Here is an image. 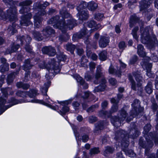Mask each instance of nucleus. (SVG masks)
I'll return each instance as SVG.
<instances>
[{"label": "nucleus", "instance_id": "obj_35", "mask_svg": "<svg viewBox=\"0 0 158 158\" xmlns=\"http://www.w3.org/2000/svg\"><path fill=\"white\" fill-rule=\"evenodd\" d=\"M32 34L34 38L38 41H41L43 39V36L41 35V34L39 32L34 31L32 32Z\"/></svg>", "mask_w": 158, "mask_h": 158}, {"label": "nucleus", "instance_id": "obj_47", "mask_svg": "<svg viewBox=\"0 0 158 158\" xmlns=\"http://www.w3.org/2000/svg\"><path fill=\"white\" fill-rule=\"evenodd\" d=\"M67 30V29H66ZM66 32H65L63 33H65ZM63 33V32H62ZM69 38V36L68 34L67 33L64 34L62 35H60L59 36V39L62 41H66Z\"/></svg>", "mask_w": 158, "mask_h": 158}, {"label": "nucleus", "instance_id": "obj_17", "mask_svg": "<svg viewBox=\"0 0 158 158\" xmlns=\"http://www.w3.org/2000/svg\"><path fill=\"white\" fill-rule=\"evenodd\" d=\"M137 53L141 57H144V61H149L150 58L146 56V52L144 51L143 46L141 44H138L137 47Z\"/></svg>", "mask_w": 158, "mask_h": 158}, {"label": "nucleus", "instance_id": "obj_39", "mask_svg": "<svg viewBox=\"0 0 158 158\" xmlns=\"http://www.w3.org/2000/svg\"><path fill=\"white\" fill-rule=\"evenodd\" d=\"M66 50L70 51L72 54L73 53V52L76 48V46L74 45L71 44H68L66 46Z\"/></svg>", "mask_w": 158, "mask_h": 158}, {"label": "nucleus", "instance_id": "obj_21", "mask_svg": "<svg viewBox=\"0 0 158 158\" xmlns=\"http://www.w3.org/2000/svg\"><path fill=\"white\" fill-rule=\"evenodd\" d=\"M109 42L110 40L108 37H101L99 42V46L101 48H104L108 45Z\"/></svg>", "mask_w": 158, "mask_h": 158}, {"label": "nucleus", "instance_id": "obj_33", "mask_svg": "<svg viewBox=\"0 0 158 158\" xmlns=\"http://www.w3.org/2000/svg\"><path fill=\"white\" fill-rule=\"evenodd\" d=\"M88 5L87 2L84 1H81L77 8V10L78 12H80L82 10L85 9L87 7H88Z\"/></svg>", "mask_w": 158, "mask_h": 158}, {"label": "nucleus", "instance_id": "obj_10", "mask_svg": "<svg viewBox=\"0 0 158 158\" xmlns=\"http://www.w3.org/2000/svg\"><path fill=\"white\" fill-rule=\"evenodd\" d=\"M17 11L15 6H10L6 10V19H9L10 21H15L17 19Z\"/></svg>", "mask_w": 158, "mask_h": 158}, {"label": "nucleus", "instance_id": "obj_24", "mask_svg": "<svg viewBox=\"0 0 158 158\" xmlns=\"http://www.w3.org/2000/svg\"><path fill=\"white\" fill-rule=\"evenodd\" d=\"M79 19L81 20L87 19L89 17L88 11L86 10H83L79 12Z\"/></svg>", "mask_w": 158, "mask_h": 158}, {"label": "nucleus", "instance_id": "obj_32", "mask_svg": "<svg viewBox=\"0 0 158 158\" xmlns=\"http://www.w3.org/2000/svg\"><path fill=\"white\" fill-rule=\"evenodd\" d=\"M20 47L19 45H14L11 47V49H7L6 50V54H10L16 51Z\"/></svg>", "mask_w": 158, "mask_h": 158}, {"label": "nucleus", "instance_id": "obj_57", "mask_svg": "<svg viewBox=\"0 0 158 158\" xmlns=\"http://www.w3.org/2000/svg\"><path fill=\"white\" fill-rule=\"evenodd\" d=\"M151 108L154 112L156 111L158 109V105L155 100L152 102Z\"/></svg>", "mask_w": 158, "mask_h": 158}, {"label": "nucleus", "instance_id": "obj_60", "mask_svg": "<svg viewBox=\"0 0 158 158\" xmlns=\"http://www.w3.org/2000/svg\"><path fill=\"white\" fill-rule=\"evenodd\" d=\"M88 118L89 121L90 123H93L95 122L98 120L97 118L96 117L93 115L89 116Z\"/></svg>", "mask_w": 158, "mask_h": 158}, {"label": "nucleus", "instance_id": "obj_41", "mask_svg": "<svg viewBox=\"0 0 158 158\" xmlns=\"http://www.w3.org/2000/svg\"><path fill=\"white\" fill-rule=\"evenodd\" d=\"M112 114V113L110 112V110L109 111H101L99 113V116L100 117H109Z\"/></svg>", "mask_w": 158, "mask_h": 158}, {"label": "nucleus", "instance_id": "obj_29", "mask_svg": "<svg viewBox=\"0 0 158 158\" xmlns=\"http://www.w3.org/2000/svg\"><path fill=\"white\" fill-rule=\"evenodd\" d=\"M132 74L138 83L141 82V81H142L143 77L141 75V74L138 71L135 72H133Z\"/></svg>", "mask_w": 158, "mask_h": 158}, {"label": "nucleus", "instance_id": "obj_34", "mask_svg": "<svg viewBox=\"0 0 158 158\" xmlns=\"http://www.w3.org/2000/svg\"><path fill=\"white\" fill-rule=\"evenodd\" d=\"M97 4L94 2H91L88 5V9L91 11H94L98 8Z\"/></svg>", "mask_w": 158, "mask_h": 158}, {"label": "nucleus", "instance_id": "obj_30", "mask_svg": "<svg viewBox=\"0 0 158 158\" xmlns=\"http://www.w3.org/2000/svg\"><path fill=\"white\" fill-rule=\"evenodd\" d=\"M114 151V148L110 146H107L105 147L103 154L105 156H107L109 154L113 153Z\"/></svg>", "mask_w": 158, "mask_h": 158}, {"label": "nucleus", "instance_id": "obj_58", "mask_svg": "<svg viewBox=\"0 0 158 158\" xmlns=\"http://www.w3.org/2000/svg\"><path fill=\"white\" fill-rule=\"evenodd\" d=\"M118 109V105L113 104L110 110V112L112 114L113 113L117 112Z\"/></svg>", "mask_w": 158, "mask_h": 158}, {"label": "nucleus", "instance_id": "obj_6", "mask_svg": "<svg viewBox=\"0 0 158 158\" xmlns=\"http://www.w3.org/2000/svg\"><path fill=\"white\" fill-rule=\"evenodd\" d=\"M59 63L56 62L54 58H52L49 61V64L50 65V68L47 69L48 71V73H47L45 75V77L48 81L47 83L44 84H46V86L48 85V81H49L51 78H52L54 76L59 73L60 71V69L58 66Z\"/></svg>", "mask_w": 158, "mask_h": 158}, {"label": "nucleus", "instance_id": "obj_7", "mask_svg": "<svg viewBox=\"0 0 158 158\" xmlns=\"http://www.w3.org/2000/svg\"><path fill=\"white\" fill-rule=\"evenodd\" d=\"M145 138H146V135H145ZM147 143L144 141L143 137L140 138L139 141V146L142 148L145 149V152L146 156H148V158H158V149L157 150L156 153V156L155 157V155L153 153L148 155V152H149L153 145V142L150 139L146 138Z\"/></svg>", "mask_w": 158, "mask_h": 158}, {"label": "nucleus", "instance_id": "obj_26", "mask_svg": "<svg viewBox=\"0 0 158 158\" xmlns=\"http://www.w3.org/2000/svg\"><path fill=\"white\" fill-rule=\"evenodd\" d=\"M139 18L135 14L131 15L130 19V27L132 28L133 27L134 24L138 22Z\"/></svg>", "mask_w": 158, "mask_h": 158}, {"label": "nucleus", "instance_id": "obj_22", "mask_svg": "<svg viewBox=\"0 0 158 158\" xmlns=\"http://www.w3.org/2000/svg\"><path fill=\"white\" fill-rule=\"evenodd\" d=\"M31 59H28L25 60L24 64L22 66V69L25 71L31 69L33 66V65L31 63Z\"/></svg>", "mask_w": 158, "mask_h": 158}, {"label": "nucleus", "instance_id": "obj_49", "mask_svg": "<svg viewBox=\"0 0 158 158\" xmlns=\"http://www.w3.org/2000/svg\"><path fill=\"white\" fill-rule=\"evenodd\" d=\"M118 47L119 51L122 52L127 47V45L125 42L122 41L119 43Z\"/></svg>", "mask_w": 158, "mask_h": 158}, {"label": "nucleus", "instance_id": "obj_19", "mask_svg": "<svg viewBox=\"0 0 158 158\" xmlns=\"http://www.w3.org/2000/svg\"><path fill=\"white\" fill-rule=\"evenodd\" d=\"M88 30L86 27H84L80 32L79 34H75L73 36V40L74 41H76L78 39H80L87 35L88 34Z\"/></svg>", "mask_w": 158, "mask_h": 158}, {"label": "nucleus", "instance_id": "obj_9", "mask_svg": "<svg viewBox=\"0 0 158 158\" xmlns=\"http://www.w3.org/2000/svg\"><path fill=\"white\" fill-rule=\"evenodd\" d=\"M128 78L131 82V89L134 91H137V93L140 96L142 95L143 91L142 83L141 82L137 83L136 85L135 82L131 74H128Z\"/></svg>", "mask_w": 158, "mask_h": 158}, {"label": "nucleus", "instance_id": "obj_25", "mask_svg": "<svg viewBox=\"0 0 158 158\" xmlns=\"http://www.w3.org/2000/svg\"><path fill=\"white\" fill-rule=\"evenodd\" d=\"M17 39L18 40H19L21 44H23L24 39L27 44H29L31 40V38L27 35H26L25 36H19L17 37Z\"/></svg>", "mask_w": 158, "mask_h": 158}, {"label": "nucleus", "instance_id": "obj_50", "mask_svg": "<svg viewBox=\"0 0 158 158\" xmlns=\"http://www.w3.org/2000/svg\"><path fill=\"white\" fill-rule=\"evenodd\" d=\"M89 151V154L91 156L98 154L100 152L98 148H91L90 149Z\"/></svg>", "mask_w": 158, "mask_h": 158}, {"label": "nucleus", "instance_id": "obj_59", "mask_svg": "<svg viewBox=\"0 0 158 158\" xmlns=\"http://www.w3.org/2000/svg\"><path fill=\"white\" fill-rule=\"evenodd\" d=\"M138 57L134 55L130 59L129 61L130 64H134L137 61Z\"/></svg>", "mask_w": 158, "mask_h": 158}, {"label": "nucleus", "instance_id": "obj_8", "mask_svg": "<svg viewBox=\"0 0 158 158\" xmlns=\"http://www.w3.org/2000/svg\"><path fill=\"white\" fill-rule=\"evenodd\" d=\"M127 113L123 108L118 111V117L114 116L111 118V121L114 126L116 127L121 125V122L123 121L127 117Z\"/></svg>", "mask_w": 158, "mask_h": 158}, {"label": "nucleus", "instance_id": "obj_63", "mask_svg": "<svg viewBox=\"0 0 158 158\" xmlns=\"http://www.w3.org/2000/svg\"><path fill=\"white\" fill-rule=\"evenodd\" d=\"M151 125L150 124H147L144 127L145 134H147L151 129Z\"/></svg>", "mask_w": 158, "mask_h": 158}, {"label": "nucleus", "instance_id": "obj_18", "mask_svg": "<svg viewBox=\"0 0 158 158\" xmlns=\"http://www.w3.org/2000/svg\"><path fill=\"white\" fill-rule=\"evenodd\" d=\"M149 61H143L141 63V64L144 69L147 70V75L149 77H152V73L151 72L152 65L151 63L148 62Z\"/></svg>", "mask_w": 158, "mask_h": 158}, {"label": "nucleus", "instance_id": "obj_44", "mask_svg": "<svg viewBox=\"0 0 158 158\" xmlns=\"http://www.w3.org/2000/svg\"><path fill=\"white\" fill-rule=\"evenodd\" d=\"M60 14L63 18H68L70 16V15L66 10L65 8H64L60 11Z\"/></svg>", "mask_w": 158, "mask_h": 158}, {"label": "nucleus", "instance_id": "obj_40", "mask_svg": "<svg viewBox=\"0 0 158 158\" xmlns=\"http://www.w3.org/2000/svg\"><path fill=\"white\" fill-rule=\"evenodd\" d=\"M32 3V2L30 0H25L20 2L19 3V6H29Z\"/></svg>", "mask_w": 158, "mask_h": 158}, {"label": "nucleus", "instance_id": "obj_56", "mask_svg": "<svg viewBox=\"0 0 158 158\" xmlns=\"http://www.w3.org/2000/svg\"><path fill=\"white\" fill-rule=\"evenodd\" d=\"M98 104L92 105L87 109V111L89 113L92 112L96 108H98Z\"/></svg>", "mask_w": 158, "mask_h": 158}, {"label": "nucleus", "instance_id": "obj_15", "mask_svg": "<svg viewBox=\"0 0 158 158\" xmlns=\"http://www.w3.org/2000/svg\"><path fill=\"white\" fill-rule=\"evenodd\" d=\"M44 54H47L49 56H54L56 54L55 48L52 46H45L42 49Z\"/></svg>", "mask_w": 158, "mask_h": 158}, {"label": "nucleus", "instance_id": "obj_62", "mask_svg": "<svg viewBox=\"0 0 158 158\" xmlns=\"http://www.w3.org/2000/svg\"><path fill=\"white\" fill-rule=\"evenodd\" d=\"M30 73L31 72L29 71H26L24 79V81L25 82H27L29 81V79L30 77Z\"/></svg>", "mask_w": 158, "mask_h": 158}, {"label": "nucleus", "instance_id": "obj_3", "mask_svg": "<svg viewBox=\"0 0 158 158\" xmlns=\"http://www.w3.org/2000/svg\"><path fill=\"white\" fill-rule=\"evenodd\" d=\"M101 69L102 68L100 65H98L97 66L96 72L95 75V80L93 82L96 84L99 83V85L95 88L93 90L94 93L103 91L106 86V81L103 77Z\"/></svg>", "mask_w": 158, "mask_h": 158}, {"label": "nucleus", "instance_id": "obj_28", "mask_svg": "<svg viewBox=\"0 0 158 158\" xmlns=\"http://www.w3.org/2000/svg\"><path fill=\"white\" fill-rule=\"evenodd\" d=\"M152 80L148 81L145 88L146 92L149 94H151L152 92Z\"/></svg>", "mask_w": 158, "mask_h": 158}, {"label": "nucleus", "instance_id": "obj_61", "mask_svg": "<svg viewBox=\"0 0 158 158\" xmlns=\"http://www.w3.org/2000/svg\"><path fill=\"white\" fill-rule=\"evenodd\" d=\"M94 17L96 20H100L104 18V15L102 14L98 13L95 15Z\"/></svg>", "mask_w": 158, "mask_h": 158}, {"label": "nucleus", "instance_id": "obj_36", "mask_svg": "<svg viewBox=\"0 0 158 158\" xmlns=\"http://www.w3.org/2000/svg\"><path fill=\"white\" fill-rule=\"evenodd\" d=\"M100 60L102 61L106 60L107 59V52L105 50H103L99 54Z\"/></svg>", "mask_w": 158, "mask_h": 158}, {"label": "nucleus", "instance_id": "obj_43", "mask_svg": "<svg viewBox=\"0 0 158 158\" xmlns=\"http://www.w3.org/2000/svg\"><path fill=\"white\" fill-rule=\"evenodd\" d=\"M51 83L50 81H48V85L47 86H46V84H45V87H43L42 89V93H44V95L46 96V98L47 100L49 98V97L47 96V92L48 91V88L49 87L51 84Z\"/></svg>", "mask_w": 158, "mask_h": 158}, {"label": "nucleus", "instance_id": "obj_46", "mask_svg": "<svg viewBox=\"0 0 158 158\" xmlns=\"http://www.w3.org/2000/svg\"><path fill=\"white\" fill-rule=\"evenodd\" d=\"M31 9L29 6H22L21 9L19 10V13L21 14H24L30 11Z\"/></svg>", "mask_w": 158, "mask_h": 158}, {"label": "nucleus", "instance_id": "obj_12", "mask_svg": "<svg viewBox=\"0 0 158 158\" xmlns=\"http://www.w3.org/2000/svg\"><path fill=\"white\" fill-rule=\"evenodd\" d=\"M137 109L136 108H134L131 111L130 114L131 117H128L127 118L126 120L127 122H129L131 120H132V119L135 117L136 116H138L139 114L140 117V116H142L143 114V108L142 107H140L139 109V113L137 111Z\"/></svg>", "mask_w": 158, "mask_h": 158}, {"label": "nucleus", "instance_id": "obj_31", "mask_svg": "<svg viewBox=\"0 0 158 158\" xmlns=\"http://www.w3.org/2000/svg\"><path fill=\"white\" fill-rule=\"evenodd\" d=\"M16 26V25L15 23H12V26H9L7 29V31L10 35H12L16 32V30L15 29Z\"/></svg>", "mask_w": 158, "mask_h": 158}, {"label": "nucleus", "instance_id": "obj_14", "mask_svg": "<svg viewBox=\"0 0 158 158\" xmlns=\"http://www.w3.org/2000/svg\"><path fill=\"white\" fill-rule=\"evenodd\" d=\"M32 15L31 13H27L26 15H23L21 17L20 24L22 26H28L29 25L32 26V23L30 20Z\"/></svg>", "mask_w": 158, "mask_h": 158}, {"label": "nucleus", "instance_id": "obj_45", "mask_svg": "<svg viewBox=\"0 0 158 158\" xmlns=\"http://www.w3.org/2000/svg\"><path fill=\"white\" fill-rule=\"evenodd\" d=\"M39 67L41 69L46 68L48 69L50 68V65L49 64V62L48 64H46L44 61H40L38 64Z\"/></svg>", "mask_w": 158, "mask_h": 158}, {"label": "nucleus", "instance_id": "obj_11", "mask_svg": "<svg viewBox=\"0 0 158 158\" xmlns=\"http://www.w3.org/2000/svg\"><path fill=\"white\" fill-rule=\"evenodd\" d=\"M6 102V101L5 99H3L2 97L0 98V111L3 112L7 108L11 107L12 106L18 104L21 102L15 99V98H11L9 102L11 103V104L8 105L7 107H6L7 106H4Z\"/></svg>", "mask_w": 158, "mask_h": 158}, {"label": "nucleus", "instance_id": "obj_42", "mask_svg": "<svg viewBox=\"0 0 158 158\" xmlns=\"http://www.w3.org/2000/svg\"><path fill=\"white\" fill-rule=\"evenodd\" d=\"M120 67L119 68H117V71L116 73L117 74L121 75L122 73V70L124 69L126 67V65L120 60Z\"/></svg>", "mask_w": 158, "mask_h": 158}, {"label": "nucleus", "instance_id": "obj_53", "mask_svg": "<svg viewBox=\"0 0 158 158\" xmlns=\"http://www.w3.org/2000/svg\"><path fill=\"white\" fill-rule=\"evenodd\" d=\"M131 105L134 108L138 109L140 106V102L138 99H135Z\"/></svg>", "mask_w": 158, "mask_h": 158}, {"label": "nucleus", "instance_id": "obj_4", "mask_svg": "<svg viewBox=\"0 0 158 158\" xmlns=\"http://www.w3.org/2000/svg\"><path fill=\"white\" fill-rule=\"evenodd\" d=\"M150 28L148 27H146L142 32L143 28L140 27V31L142 33V41H144V43L148 44L151 49L153 48L155 45H157L158 41L155 35H153L151 37L149 33Z\"/></svg>", "mask_w": 158, "mask_h": 158}, {"label": "nucleus", "instance_id": "obj_20", "mask_svg": "<svg viewBox=\"0 0 158 158\" xmlns=\"http://www.w3.org/2000/svg\"><path fill=\"white\" fill-rule=\"evenodd\" d=\"M152 2L153 0H148V1L145 0H143L140 2L139 3L140 11L144 10L149 7Z\"/></svg>", "mask_w": 158, "mask_h": 158}, {"label": "nucleus", "instance_id": "obj_27", "mask_svg": "<svg viewBox=\"0 0 158 158\" xmlns=\"http://www.w3.org/2000/svg\"><path fill=\"white\" fill-rule=\"evenodd\" d=\"M20 70V68L19 69L17 72L12 73L8 75L7 79V82L8 84H10L13 81V79L15 77V75L18 74Z\"/></svg>", "mask_w": 158, "mask_h": 158}, {"label": "nucleus", "instance_id": "obj_54", "mask_svg": "<svg viewBox=\"0 0 158 158\" xmlns=\"http://www.w3.org/2000/svg\"><path fill=\"white\" fill-rule=\"evenodd\" d=\"M85 24L86 26L91 28L95 27L96 25L95 21L94 20L88 21Z\"/></svg>", "mask_w": 158, "mask_h": 158}, {"label": "nucleus", "instance_id": "obj_5", "mask_svg": "<svg viewBox=\"0 0 158 158\" xmlns=\"http://www.w3.org/2000/svg\"><path fill=\"white\" fill-rule=\"evenodd\" d=\"M49 4L48 2H46L43 4H41L40 3H35L34 5V7H35V9H39V11L38 13H36L34 16L35 25L37 28L40 27V25L41 24L42 19L41 16L44 15L46 12L44 10L46 7L49 5Z\"/></svg>", "mask_w": 158, "mask_h": 158}, {"label": "nucleus", "instance_id": "obj_55", "mask_svg": "<svg viewBox=\"0 0 158 158\" xmlns=\"http://www.w3.org/2000/svg\"><path fill=\"white\" fill-rule=\"evenodd\" d=\"M27 92L22 91L20 90L18 91L16 93V95L19 97H24L27 95Z\"/></svg>", "mask_w": 158, "mask_h": 158}, {"label": "nucleus", "instance_id": "obj_1", "mask_svg": "<svg viewBox=\"0 0 158 158\" xmlns=\"http://www.w3.org/2000/svg\"><path fill=\"white\" fill-rule=\"evenodd\" d=\"M133 128H131L129 134H127L125 131L120 129L116 132L114 137V139L116 141L119 142L121 141L123 151L127 155L130 157H133L135 156V154L132 150L127 149L129 145V137L134 139L138 136L139 134V131L136 128L135 124L133 123Z\"/></svg>", "mask_w": 158, "mask_h": 158}, {"label": "nucleus", "instance_id": "obj_64", "mask_svg": "<svg viewBox=\"0 0 158 158\" xmlns=\"http://www.w3.org/2000/svg\"><path fill=\"white\" fill-rule=\"evenodd\" d=\"M85 77L87 81H91L93 79V77L88 73H85Z\"/></svg>", "mask_w": 158, "mask_h": 158}, {"label": "nucleus", "instance_id": "obj_38", "mask_svg": "<svg viewBox=\"0 0 158 158\" xmlns=\"http://www.w3.org/2000/svg\"><path fill=\"white\" fill-rule=\"evenodd\" d=\"M16 86L19 88H22L24 89H27L30 86L29 84L24 83L22 82H17L16 84Z\"/></svg>", "mask_w": 158, "mask_h": 158}, {"label": "nucleus", "instance_id": "obj_23", "mask_svg": "<svg viewBox=\"0 0 158 158\" xmlns=\"http://www.w3.org/2000/svg\"><path fill=\"white\" fill-rule=\"evenodd\" d=\"M95 127L94 130V133L95 134H99L101 131L104 129V122L100 121L95 124Z\"/></svg>", "mask_w": 158, "mask_h": 158}, {"label": "nucleus", "instance_id": "obj_37", "mask_svg": "<svg viewBox=\"0 0 158 158\" xmlns=\"http://www.w3.org/2000/svg\"><path fill=\"white\" fill-rule=\"evenodd\" d=\"M150 136L152 139L154 141L155 144L158 145V134L150 133L148 136Z\"/></svg>", "mask_w": 158, "mask_h": 158}, {"label": "nucleus", "instance_id": "obj_2", "mask_svg": "<svg viewBox=\"0 0 158 158\" xmlns=\"http://www.w3.org/2000/svg\"><path fill=\"white\" fill-rule=\"evenodd\" d=\"M65 23L64 19H60L59 16H56L50 19L47 21L49 24H54L53 26L55 28H58L61 30L62 32L64 33L66 29H72L77 25L76 21L73 19L70 18L67 20Z\"/></svg>", "mask_w": 158, "mask_h": 158}, {"label": "nucleus", "instance_id": "obj_48", "mask_svg": "<svg viewBox=\"0 0 158 158\" xmlns=\"http://www.w3.org/2000/svg\"><path fill=\"white\" fill-rule=\"evenodd\" d=\"M0 71L1 73H3L4 72L8 71L9 69V64H5L1 65L0 66Z\"/></svg>", "mask_w": 158, "mask_h": 158}, {"label": "nucleus", "instance_id": "obj_52", "mask_svg": "<svg viewBox=\"0 0 158 158\" xmlns=\"http://www.w3.org/2000/svg\"><path fill=\"white\" fill-rule=\"evenodd\" d=\"M37 91L36 90H31L30 92H27V95L31 98H33L36 95Z\"/></svg>", "mask_w": 158, "mask_h": 158}, {"label": "nucleus", "instance_id": "obj_16", "mask_svg": "<svg viewBox=\"0 0 158 158\" xmlns=\"http://www.w3.org/2000/svg\"><path fill=\"white\" fill-rule=\"evenodd\" d=\"M44 38H47L50 37L55 35V30L51 27H47L44 28L42 31Z\"/></svg>", "mask_w": 158, "mask_h": 158}, {"label": "nucleus", "instance_id": "obj_13", "mask_svg": "<svg viewBox=\"0 0 158 158\" xmlns=\"http://www.w3.org/2000/svg\"><path fill=\"white\" fill-rule=\"evenodd\" d=\"M72 100H69L62 102L58 101V102L60 105L64 106L62 108L61 110H60L58 111V112L61 115L64 116L66 113L69 112V107L65 105H67L71 102Z\"/></svg>", "mask_w": 158, "mask_h": 158}, {"label": "nucleus", "instance_id": "obj_51", "mask_svg": "<svg viewBox=\"0 0 158 158\" xmlns=\"http://www.w3.org/2000/svg\"><path fill=\"white\" fill-rule=\"evenodd\" d=\"M138 27H136L132 30V32L131 33L134 38L136 40H138V36L137 34V32L138 31Z\"/></svg>", "mask_w": 158, "mask_h": 158}]
</instances>
